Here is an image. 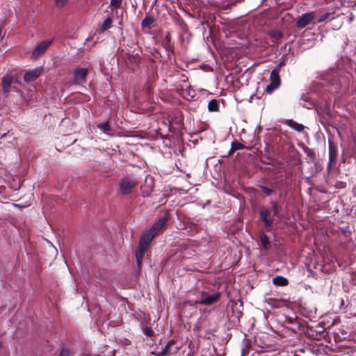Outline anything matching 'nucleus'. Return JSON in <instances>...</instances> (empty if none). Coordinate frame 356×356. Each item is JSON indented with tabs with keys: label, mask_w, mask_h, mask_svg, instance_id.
<instances>
[{
	"label": "nucleus",
	"mask_w": 356,
	"mask_h": 356,
	"mask_svg": "<svg viewBox=\"0 0 356 356\" xmlns=\"http://www.w3.org/2000/svg\"><path fill=\"white\" fill-rule=\"evenodd\" d=\"M41 68H35L33 70H28L24 75V81L26 82H31L35 80L42 73Z\"/></svg>",
	"instance_id": "obj_11"
},
{
	"label": "nucleus",
	"mask_w": 356,
	"mask_h": 356,
	"mask_svg": "<svg viewBox=\"0 0 356 356\" xmlns=\"http://www.w3.org/2000/svg\"><path fill=\"white\" fill-rule=\"evenodd\" d=\"M112 23H113L112 18L110 16H108L103 22L100 28L98 29L99 33H102L104 32L105 31L109 29L112 26Z\"/></svg>",
	"instance_id": "obj_17"
},
{
	"label": "nucleus",
	"mask_w": 356,
	"mask_h": 356,
	"mask_svg": "<svg viewBox=\"0 0 356 356\" xmlns=\"http://www.w3.org/2000/svg\"><path fill=\"white\" fill-rule=\"evenodd\" d=\"M286 124L290 127L291 128L300 132L304 129V126L301 124L298 123L296 121H293V120H289L286 122Z\"/></svg>",
	"instance_id": "obj_19"
},
{
	"label": "nucleus",
	"mask_w": 356,
	"mask_h": 356,
	"mask_svg": "<svg viewBox=\"0 0 356 356\" xmlns=\"http://www.w3.org/2000/svg\"><path fill=\"white\" fill-rule=\"evenodd\" d=\"M51 40H47L40 42L33 51L32 57L35 59L40 57L42 54H43L48 47L51 44Z\"/></svg>",
	"instance_id": "obj_6"
},
{
	"label": "nucleus",
	"mask_w": 356,
	"mask_h": 356,
	"mask_svg": "<svg viewBox=\"0 0 356 356\" xmlns=\"http://www.w3.org/2000/svg\"><path fill=\"white\" fill-rule=\"evenodd\" d=\"M217 356H222V355H218Z\"/></svg>",
	"instance_id": "obj_36"
},
{
	"label": "nucleus",
	"mask_w": 356,
	"mask_h": 356,
	"mask_svg": "<svg viewBox=\"0 0 356 356\" xmlns=\"http://www.w3.org/2000/svg\"><path fill=\"white\" fill-rule=\"evenodd\" d=\"M260 218L264 222L265 228L267 231H270L273 229V220L268 218L270 212L268 209H261L260 211Z\"/></svg>",
	"instance_id": "obj_7"
},
{
	"label": "nucleus",
	"mask_w": 356,
	"mask_h": 356,
	"mask_svg": "<svg viewBox=\"0 0 356 356\" xmlns=\"http://www.w3.org/2000/svg\"><path fill=\"white\" fill-rule=\"evenodd\" d=\"M155 22V19L152 16H146L141 22L142 27H150Z\"/></svg>",
	"instance_id": "obj_20"
},
{
	"label": "nucleus",
	"mask_w": 356,
	"mask_h": 356,
	"mask_svg": "<svg viewBox=\"0 0 356 356\" xmlns=\"http://www.w3.org/2000/svg\"><path fill=\"white\" fill-rule=\"evenodd\" d=\"M68 0H56V6L58 7H63Z\"/></svg>",
	"instance_id": "obj_31"
},
{
	"label": "nucleus",
	"mask_w": 356,
	"mask_h": 356,
	"mask_svg": "<svg viewBox=\"0 0 356 356\" xmlns=\"http://www.w3.org/2000/svg\"><path fill=\"white\" fill-rule=\"evenodd\" d=\"M147 249V247L143 246L141 245H138V247L137 248L136 252V263L138 266L139 267L141 264L143 258L144 257V254Z\"/></svg>",
	"instance_id": "obj_16"
},
{
	"label": "nucleus",
	"mask_w": 356,
	"mask_h": 356,
	"mask_svg": "<svg viewBox=\"0 0 356 356\" xmlns=\"http://www.w3.org/2000/svg\"><path fill=\"white\" fill-rule=\"evenodd\" d=\"M232 150H239L243 149L244 147V145L242 143L237 142L236 140L232 143Z\"/></svg>",
	"instance_id": "obj_24"
},
{
	"label": "nucleus",
	"mask_w": 356,
	"mask_h": 356,
	"mask_svg": "<svg viewBox=\"0 0 356 356\" xmlns=\"http://www.w3.org/2000/svg\"><path fill=\"white\" fill-rule=\"evenodd\" d=\"M273 283L276 286H285L288 284V280L286 278L282 276H277L273 279Z\"/></svg>",
	"instance_id": "obj_18"
},
{
	"label": "nucleus",
	"mask_w": 356,
	"mask_h": 356,
	"mask_svg": "<svg viewBox=\"0 0 356 356\" xmlns=\"http://www.w3.org/2000/svg\"><path fill=\"white\" fill-rule=\"evenodd\" d=\"M70 354L71 353L69 349L63 348H62L58 356H70Z\"/></svg>",
	"instance_id": "obj_29"
},
{
	"label": "nucleus",
	"mask_w": 356,
	"mask_h": 356,
	"mask_svg": "<svg viewBox=\"0 0 356 356\" xmlns=\"http://www.w3.org/2000/svg\"><path fill=\"white\" fill-rule=\"evenodd\" d=\"M167 221V217L161 218L151 227L149 230L156 236L162 229Z\"/></svg>",
	"instance_id": "obj_12"
},
{
	"label": "nucleus",
	"mask_w": 356,
	"mask_h": 356,
	"mask_svg": "<svg viewBox=\"0 0 356 356\" xmlns=\"http://www.w3.org/2000/svg\"><path fill=\"white\" fill-rule=\"evenodd\" d=\"M13 76L11 74H6L2 79V88L5 93H8L12 90Z\"/></svg>",
	"instance_id": "obj_14"
},
{
	"label": "nucleus",
	"mask_w": 356,
	"mask_h": 356,
	"mask_svg": "<svg viewBox=\"0 0 356 356\" xmlns=\"http://www.w3.org/2000/svg\"><path fill=\"white\" fill-rule=\"evenodd\" d=\"M336 300L338 302L340 307L344 305V301L342 298H337Z\"/></svg>",
	"instance_id": "obj_32"
},
{
	"label": "nucleus",
	"mask_w": 356,
	"mask_h": 356,
	"mask_svg": "<svg viewBox=\"0 0 356 356\" xmlns=\"http://www.w3.org/2000/svg\"><path fill=\"white\" fill-rule=\"evenodd\" d=\"M330 15V14L329 13H325L320 15L318 19V23L323 22V21H325L327 18H329Z\"/></svg>",
	"instance_id": "obj_26"
},
{
	"label": "nucleus",
	"mask_w": 356,
	"mask_h": 356,
	"mask_svg": "<svg viewBox=\"0 0 356 356\" xmlns=\"http://www.w3.org/2000/svg\"><path fill=\"white\" fill-rule=\"evenodd\" d=\"M97 127L103 131L104 133H107L111 130V127L108 122H103L97 124Z\"/></svg>",
	"instance_id": "obj_23"
},
{
	"label": "nucleus",
	"mask_w": 356,
	"mask_h": 356,
	"mask_svg": "<svg viewBox=\"0 0 356 356\" xmlns=\"http://www.w3.org/2000/svg\"><path fill=\"white\" fill-rule=\"evenodd\" d=\"M273 302V305L277 307H286L292 308L296 306H300V300L296 299L295 297L281 298H271Z\"/></svg>",
	"instance_id": "obj_4"
},
{
	"label": "nucleus",
	"mask_w": 356,
	"mask_h": 356,
	"mask_svg": "<svg viewBox=\"0 0 356 356\" xmlns=\"http://www.w3.org/2000/svg\"><path fill=\"white\" fill-rule=\"evenodd\" d=\"M122 4V0H111V5L115 8H120Z\"/></svg>",
	"instance_id": "obj_28"
},
{
	"label": "nucleus",
	"mask_w": 356,
	"mask_h": 356,
	"mask_svg": "<svg viewBox=\"0 0 356 356\" xmlns=\"http://www.w3.org/2000/svg\"><path fill=\"white\" fill-rule=\"evenodd\" d=\"M208 110L211 112H216L218 111V103L216 99H211L208 104Z\"/></svg>",
	"instance_id": "obj_21"
},
{
	"label": "nucleus",
	"mask_w": 356,
	"mask_h": 356,
	"mask_svg": "<svg viewBox=\"0 0 356 356\" xmlns=\"http://www.w3.org/2000/svg\"><path fill=\"white\" fill-rule=\"evenodd\" d=\"M175 343L174 340H170L168 343L161 349L160 353H159V356H166L169 355H172L176 353L179 348L175 347L172 348L173 345Z\"/></svg>",
	"instance_id": "obj_10"
},
{
	"label": "nucleus",
	"mask_w": 356,
	"mask_h": 356,
	"mask_svg": "<svg viewBox=\"0 0 356 356\" xmlns=\"http://www.w3.org/2000/svg\"><path fill=\"white\" fill-rule=\"evenodd\" d=\"M138 185L137 179L131 176L123 177L120 181V191L123 195L130 194Z\"/></svg>",
	"instance_id": "obj_2"
},
{
	"label": "nucleus",
	"mask_w": 356,
	"mask_h": 356,
	"mask_svg": "<svg viewBox=\"0 0 356 356\" xmlns=\"http://www.w3.org/2000/svg\"><path fill=\"white\" fill-rule=\"evenodd\" d=\"M88 73V68H77L74 70V79L72 83L82 84L86 82V76Z\"/></svg>",
	"instance_id": "obj_5"
},
{
	"label": "nucleus",
	"mask_w": 356,
	"mask_h": 356,
	"mask_svg": "<svg viewBox=\"0 0 356 356\" xmlns=\"http://www.w3.org/2000/svg\"><path fill=\"white\" fill-rule=\"evenodd\" d=\"M329 162L327 165V170L332 168V164L336 161L337 157V149L334 143L329 140Z\"/></svg>",
	"instance_id": "obj_8"
},
{
	"label": "nucleus",
	"mask_w": 356,
	"mask_h": 356,
	"mask_svg": "<svg viewBox=\"0 0 356 356\" xmlns=\"http://www.w3.org/2000/svg\"><path fill=\"white\" fill-rule=\"evenodd\" d=\"M314 19V15L312 13H307L300 17L296 22V26L298 28H304L310 24Z\"/></svg>",
	"instance_id": "obj_9"
},
{
	"label": "nucleus",
	"mask_w": 356,
	"mask_h": 356,
	"mask_svg": "<svg viewBox=\"0 0 356 356\" xmlns=\"http://www.w3.org/2000/svg\"><path fill=\"white\" fill-rule=\"evenodd\" d=\"M154 234H152L149 230L146 232H144L139 241V244L143 246H146L148 248L149 245L152 242V239L154 238Z\"/></svg>",
	"instance_id": "obj_13"
},
{
	"label": "nucleus",
	"mask_w": 356,
	"mask_h": 356,
	"mask_svg": "<svg viewBox=\"0 0 356 356\" xmlns=\"http://www.w3.org/2000/svg\"><path fill=\"white\" fill-rule=\"evenodd\" d=\"M260 242L262 245V246L265 249H268L269 246V240L268 237L264 233L260 234L259 236Z\"/></svg>",
	"instance_id": "obj_22"
},
{
	"label": "nucleus",
	"mask_w": 356,
	"mask_h": 356,
	"mask_svg": "<svg viewBox=\"0 0 356 356\" xmlns=\"http://www.w3.org/2000/svg\"><path fill=\"white\" fill-rule=\"evenodd\" d=\"M287 321H288L290 323H293V321H294V318H287Z\"/></svg>",
	"instance_id": "obj_34"
},
{
	"label": "nucleus",
	"mask_w": 356,
	"mask_h": 356,
	"mask_svg": "<svg viewBox=\"0 0 356 356\" xmlns=\"http://www.w3.org/2000/svg\"><path fill=\"white\" fill-rule=\"evenodd\" d=\"M261 191L266 193L267 195H270L273 193V190L270 189L264 186H261Z\"/></svg>",
	"instance_id": "obj_30"
},
{
	"label": "nucleus",
	"mask_w": 356,
	"mask_h": 356,
	"mask_svg": "<svg viewBox=\"0 0 356 356\" xmlns=\"http://www.w3.org/2000/svg\"><path fill=\"white\" fill-rule=\"evenodd\" d=\"M272 205L273 207L274 215L276 216H279V207L277 202H272Z\"/></svg>",
	"instance_id": "obj_27"
},
{
	"label": "nucleus",
	"mask_w": 356,
	"mask_h": 356,
	"mask_svg": "<svg viewBox=\"0 0 356 356\" xmlns=\"http://www.w3.org/2000/svg\"><path fill=\"white\" fill-rule=\"evenodd\" d=\"M146 185L141 186V191L143 196L148 197L150 195L153 191L152 178H149V182L148 179H145Z\"/></svg>",
	"instance_id": "obj_15"
},
{
	"label": "nucleus",
	"mask_w": 356,
	"mask_h": 356,
	"mask_svg": "<svg viewBox=\"0 0 356 356\" xmlns=\"http://www.w3.org/2000/svg\"><path fill=\"white\" fill-rule=\"evenodd\" d=\"M143 332L145 335L148 336V337H152L154 332L153 331V330L150 327H147L146 326L144 330H143Z\"/></svg>",
	"instance_id": "obj_25"
},
{
	"label": "nucleus",
	"mask_w": 356,
	"mask_h": 356,
	"mask_svg": "<svg viewBox=\"0 0 356 356\" xmlns=\"http://www.w3.org/2000/svg\"><path fill=\"white\" fill-rule=\"evenodd\" d=\"M166 39L168 40V42L170 44V34H168L166 36Z\"/></svg>",
	"instance_id": "obj_35"
},
{
	"label": "nucleus",
	"mask_w": 356,
	"mask_h": 356,
	"mask_svg": "<svg viewBox=\"0 0 356 356\" xmlns=\"http://www.w3.org/2000/svg\"><path fill=\"white\" fill-rule=\"evenodd\" d=\"M236 150H232V146L231 145V149H229V152H228V154L229 155H231L234 153V152H235Z\"/></svg>",
	"instance_id": "obj_33"
},
{
	"label": "nucleus",
	"mask_w": 356,
	"mask_h": 356,
	"mask_svg": "<svg viewBox=\"0 0 356 356\" xmlns=\"http://www.w3.org/2000/svg\"><path fill=\"white\" fill-rule=\"evenodd\" d=\"M280 70L279 67H276L271 71L270 74V83L266 88V92L267 93L271 94L274 90L280 87L281 83Z\"/></svg>",
	"instance_id": "obj_3"
},
{
	"label": "nucleus",
	"mask_w": 356,
	"mask_h": 356,
	"mask_svg": "<svg viewBox=\"0 0 356 356\" xmlns=\"http://www.w3.org/2000/svg\"><path fill=\"white\" fill-rule=\"evenodd\" d=\"M197 292L196 299H191L188 300L191 305H201L210 306L217 302L220 298V293L216 292L210 293L205 291H195Z\"/></svg>",
	"instance_id": "obj_1"
}]
</instances>
